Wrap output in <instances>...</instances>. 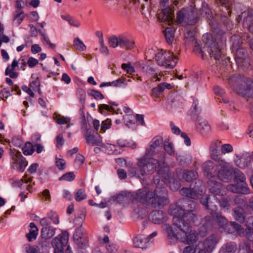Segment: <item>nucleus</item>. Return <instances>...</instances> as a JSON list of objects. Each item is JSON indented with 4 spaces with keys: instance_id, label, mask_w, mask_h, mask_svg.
Returning <instances> with one entry per match:
<instances>
[{
    "instance_id": "de8ad7c7",
    "label": "nucleus",
    "mask_w": 253,
    "mask_h": 253,
    "mask_svg": "<svg viewBox=\"0 0 253 253\" xmlns=\"http://www.w3.org/2000/svg\"><path fill=\"white\" fill-rule=\"evenodd\" d=\"M124 120L125 124L126 126H129L134 123L135 117L131 114H126L124 116Z\"/></svg>"
},
{
    "instance_id": "338daca9",
    "label": "nucleus",
    "mask_w": 253,
    "mask_h": 253,
    "mask_svg": "<svg viewBox=\"0 0 253 253\" xmlns=\"http://www.w3.org/2000/svg\"><path fill=\"white\" fill-rule=\"evenodd\" d=\"M66 164L65 161L63 159H56V166L59 169H63Z\"/></svg>"
},
{
    "instance_id": "4be33fe9",
    "label": "nucleus",
    "mask_w": 253,
    "mask_h": 253,
    "mask_svg": "<svg viewBox=\"0 0 253 253\" xmlns=\"http://www.w3.org/2000/svg\"><path fill=\"white\" fill-rule=\"evenodd\" d=\"M238 158L235 161L236 165L241 169L246 168L248 167L251 162V157L249 153H246L239 157L238 155H235Z\"/></svg>"
},
{
    "instance_id": "e433bc0d",
    "label": "nucleus",
    "mask_w": 253,
    "mask_h": 253,
    "mask_svg": "<svg viewBox=\"0 0 253 253\" xmlns=\"http://www.w3.org/2000/svg\"><path fill=\"white\" fill-rule=\"evenodd\" d=\"M198 176L197 172L194 170H186L183 172L182 178L186 181L190 182L196 179Z\"/></svg>"
},
{
    "instance_id": "9b49d317",
    "label": "nucleus",
    "mask_w": 253,
    "mask_h": 253,
    "mask_svg": "<svg viewBox=\"0 0 253 253\" xmlns=\"http://www.w3.org/2000/svg\"><path fill=\"white\" fill-rule=\"evenodd\" d=\"M153 190L148 187H143L137 190L133 195V198L147 205H151Z\"/></svg>"
},
{
    "instance_id": "5fc2aeb1",
    "label": "nucleus",
    "mask_w": 253,
    "mask_h": 253,
    "mask_svg": "<svg viewBox=\"0 0 253 253\" xmlns=\"http://www.w3.org/2000/svg\"><path fill=\"white\" fill-rule=\"evenodd\" d=\"M186 42L190 43L194 42L195 40V33L193 31H188L184 35Z\"/></svg>"
},
{
    "instance_id": "a19ab883",
    "label": "nucleus",
    "mask_w": 253,
    "mask_h": 253,
    "mask_svg": "<svg viewBox=\"0 0 253 253\" xmlns=\"http://www.w3.org/2000/svg\"><path fill=\"white\" fill-rule=\"evenodd\" d=\"M176 159L180 165L187 166L192 163V157L190 156H177Z\"/></svg>"
},
{
    "instance_id": "1a4fd4ad",
    "label": "nucleus",
    "mask_w": 253,
    "mask_h": 253,
    "mask_svg": "<svg viewBox=\"0 0 253 253\" xmlns=\"http://www.w3.org/2000/svg\"><path fill=\"white\" fill-rule=\"evenodd\" d=\"M169 202L167 190L163 186H157L153 192L151 206L154 208H162Z\"/></svg>"
},
{
    "instance_id": "2eb2a0df",
    "label": "nucleus",
    "mask_w": 253,
    "mask_h": 253,
    "mask_svg": "<svg viewBox=\"0 0 253 253\" xmlns=\"http://www.w3.org/2000/svg\"><path fill=\"white\" fill-rule=\"evenodd\" d=\"M149 219L155 224H160L166 221L167 213L162 211H153L150 213Z\"/></svg>"
},
{
    "instance_id": "a18cd8bd",
    "label": "nucleus",
    "mask_w": 253,
    "mask_h": 253,
    "mask_svg": "<svg viewBox=\"0 0 253 253\" xmlns=\"http://www.w3.org/2000/svg\"><path fill=\"white\" fill-rule=\"evenodd\" d=\"M109 43L110 46L115 48L119 46V35L118 36H112L109 38Z\"/></svg>"
},
{
    "instance_id": "ddd939ff",
    "label": "nucleus",
    "mask_w": 253,
    "mask_h": 253,
    "mask_svg": "<svg viewBox=\"0 0 253 253\" xmlns=\"http://www.w3.org/2000/svg\"><path fill=\"white\" fill-rule=\"evenodd\" d=\"M11 163V167L13 169L20 171H23L27 165V162L25 158L21 155V152H18L13 157Z\"/></svg>"
},
{
    "instance_id": "c03bdc74",
    "label": "nucleus",
    "mask_w": 253,
    "mask_h": 253,
    "mask_svg": "<svg viewBox=\"0 0 253 253\" xmlns=\"http://www.w3.org/2000/svg\"><path fill=\"white\" fill-rule=\"evenodd\" d=\"M23 154L25 155H32L34 152V148L33 144L30 142H27L25 143L24 147L22 148Z\"/></svg>"
},
{
    "instance_id": "a211bd4d",
    "label": "nucleus",
    "mask_w": 253,
    "mask_h": 253,
    "mask_svg": "<svg viewBox=\"0 0 253 253\" xmlns=\"http://www.w3.org/2000/svg\"><path fill=\"white\" fill-rule=\"evenodd\" d=\"M173 12L169 7L163 9L158 14L159 20L163 22L168 21L169 25H170L173 23Z\"/></svg>"
},
{
    "instance_id": "393cba45",
    "label": "nucleus",
    "mask_w": 253,
    "mask_h": 253,
    "mask_svg": "<svg viewBox=\"0 0 253 253\" xmlns=\"http://www.w3.org/2000/svg\"><path fill=\"white\" fill-rule=\"evenodd\" d=\"M69 240V234L67 232H62L60 238H55L53 239L52 244L53 246H59L64 247L68 243Z\"/></svg>"
},
{
    "instance_id": "39448f33",
    "label": "nucleus",
    "mask_w": 253,
    "mask_h": 253,
    "mask_svg": "<svg viewBox=\"0 0 253 253\" xmlns=\"http://www.w3.org/2000/svg\"><path fill=\"white\" fill-rule=\"evenodd\" d=\"M165 157V155L163 154L162 159L159 161L152 158H145L139 160L137 166L140 169L141 174L143 175L147 173L153 172L157 168H160L158 173L163 174V169H168L164 161Z\"/></svg>"
},
{
    "instance_id": "5701e85b",
    "label": "nucleus",
    "mask_w": 253,
    "mask_h": 253,
    "mask_svg": "<svg viewBox=\"0 0 253 253\" xmlns=\"http://www.w3.org/2000/svg\"><path fill=\"white\" fill-rule=\"evenodd\" d=\"M119 46L126 50H130L134 47V42L123 35H119Z\"/></svg>"
},
{
    "instance_id": "f8f14e48",
    "label": "nucleus",
    "mask_w": 253,
    "mask_h": 253,
    "mask_svg": "<svg viewBox=\"0 0 253 253\" xmlns=\"http://www.w3.org/2000/svg\"><path fill=\"white\" fill-rule=\"evenodd\" d=\"M242 19L244 28L253 33V10L244 11L238 16L237 21L239 22Z\"/></svg>"
},
{
    "instance_id": "c9c22d12",
    "label": "nucleus",
    "mask_w": 253,
    "mask_h": 253,
    "mask_svg": "<svg viewBox=\"0 0 253 253\" xmlns=\"http://www.w3.org/2000/svg\"><path fill=\"white\" fill-rule=\"evenodd\" d=\"M175 30L173 28L168 27L165 29L164 35L167 42L171 44L174 39Z\"/></svg>"
},
{
    "instance_id": "6ab92c4d",
    "label": "nucleus",
    "mask_w": 253,
    "mask_h": 253,
    "mask_svg": "<svg viewBox=\"0 0 253 253\" xmlns=\"http://www.w3.org/2000/svg\"><path fill=\"white\" fill-rule=\"evenodd\" d=\"M233 167L220 169L218 171V177L219 179L223 182H228L232 180L233 173Z\"/></svg>"
},
{
    "instance_id": "ea45409f",
    "label": "nucleus",
    "mask_w": 253,
    "mask_h": 253,
    "mask_svg": "<svg viewBox=\"0 0 253 253\" xmlns=\"http://www.w3.org/2000/svg\"><path fill=\"white\" fill-rule=\"evenodd\" d=\"M234 216L236 220L239 222L243 223L245 221V216L242 209L239 208L235 209L234 210Z\"/></svg>"
},
{
    "instance_id": "37998d69",
    "label": "nucleus",
    "mask_w": 253,
    "mask_h": 253,
    "mask_svg": "<svg viewBox=\"0 0 253 253\" xmlns=\"http://www.w3.org/2000/svg\"><path fill=\"white\" fill-rule=\"evenodd\" d=\"M73 45L75 48L78 50L84 51L86 49V46L79 38L74 39Z\"/></svg>"
},
{
    "instance_id": "f03ea898",
    "label": "nucleus",
    "mask_w": 253,
    "mask_h": 253,
    "mask_svg": "<svg viewBox=\"0 0 253 253\" xmlns=\"http://www.w3.org/2000/svg\"><path fill=\"white\" fill-rule=\"evenodd\" d=\"M211 13V10L206 6H203L200 11L192 6L183 8L176 14V22L184 26L193 25L197 23L200 15L209 18Z\"/></svg>"
},
{
    "instance_id": "3c124183",
    "label": "nucleus",
    "mask_w": 253,
    "mask_h": 253,
    "mask_svg": "<svg viewBox=\"0 0 253 253\" xmlns=\"http://www.w3.org/2000/svg\"><path fill=\"white\" fill-rule=\"evenodd\" d=\"M61 18L69 22V24L72 26H74L76 27H78L80 26V24L79 22L75 23L73 18L69 15H62L61 16Z\"/></svg>"
},
{
    "instance_id": "7ed1b4c3",
    "label": "nucleus",
    "mask_w": 253,
    "mask_h": 253,
    "mask_svg": "<svg viewBox=\"0 0 253 253\" xmlns=\"http://www.w3.org/2000/svg\"><path fill=\"white\" fill-rule=\"evenodd\" d=\"M180 205L179 203L171 205L169 209V213L173 215L172 218L173 225L174 226V220L177 218L183 221V223H186L187 222H195L197 220V216L195 213L193 212L196 208V203L195 202H191L189 203L191 206L190 209H189L186 205H182V203L180 202Z\"/></svg>"
},
{
    "instance_id": "a878e982",
    "label": "nucleus",
    "mask_w": 253,
    "mask_h": 253,
    "mask_svg": "<svg viewBox=\"0 0 253 253\" xmlns=\"http://www.w3.org/2000/svg\"><path fill=\"white\" fill-rule=\"evenodd\" d=\"M149 242V239L143 235H137L133 239V244L135 247L145 249Z\"/></svg>"
},
{
    "instance_id": "c756f323",
    "label": "nucleus",
    "mask_w": 253,
    "mask_h": 253,
    "mask_svg": "<svg viewBox=\"0 0 253 253\" xmlns=\"http://www.w3.org/2000/svg\"><path fill=\"white\" fill-rule=\"evenodd\" d=\"M131 194L129 192H122L116 197L118 203L125 205L129 203L131 200Z\"/></svg>"
},
{
    "instance_id": "423d86ee",
    "label": "nucleus",
    "mask_w": 253,
    "mask_h": 253,
    "mask_svg": "<svg viewBox=\"0 0 253 253\" xmlns=\"http://www.w3.org/2000/svg\"><path fill=\"white\" fill-rule=\"evenodd\" d=\"M214 222H216L219 226L223 227L227 223V219L220 212H213L211 216H206L201 221L202 227L201 228H203L202 230L203 233L201 232L202 231L201 229L200 231V234L202 236H204L208 229L213 225Z\"/></svg>"
},
{
    "instance_id": "0e129e2a",
    "label": "nucleus",
    "mask_w": 253,
    "mask_h": 253,
    "mask_svg": "<svg viewBox=\"0 0 253 253\" xmlns=\"http://www.w3.org/2000/svg\"><path fill=\"white\" fill-rule=\"evenodd\" d=\"M32 78L33 79V80L30 82V87L32 88L33 89H35L36 88H39L40 85V83L39 78H36L35 79H33L32 77Z\"/></svg>"
},
{
    "instance_id": "0eeeda50",
    "label": "nucleus",
    "mask_w": 253,
    "mask_h": 253,
    "mask_svg": "<svg viewBox=\"0 0 253 253\" xmlns=\"http://www.w3.org/2000/svg\"><path fill=\"white\" fill-rule=\"evenodd\" d=\"M203 49L207 51L211 57L218 60L221 56L220 46L213 42L212 36L210 33H206L203 36Z\"/></svg>"
},
{
    "instance_id": "4d7b16f0",
    "label": "nucleus",
    "mask_w": 253,
    "mask_h": 253,
    "mask_svg": "<svg viewBox=\"0 0 253 253\" xmlns=\"http://www.w3.org/2000/svg\"><path fill=\"white\" fill-rule=\"evenodd\" d=\"M5 74L6 76H9L11 78L15 79L18 77V73L15 72V70H11L10 69V66L8 65L6 68Z\"/></svg>"
},
{
    "instance_id": "bf43d9fd",
    "label": "nucleus",
    "mask_w": 253,
    "mask_h": 253,
    "mask_svg": "<svg viewBox=\"0 0 253 253\" xmlns=\"http://www.w3.org/2000/svg\"><path fill=\"white\" fill-rule=\"evenodd\" d=\"M24 18V16L22 12H18L16 13L14 16V23L17 26L19 25L21 22L23 21Z\"/></svg>"
},
{
    "instance_id": "09e8293b",
    "label": "nucleus",
    "mask_w": 253,
    "mask_h": 253,
    "mask_svg": "<svg viewBox=\"0 0 253 253\" xmlns=\"http://www.w3.org/2000/svg\"><path fill=\"white\" fill-rule=\"evenodd\" d=\"M86 197V194L84 191L82 189H80L75 194V198L77 201L79 202L85 199Z\"/></svg>"
},
{
    "instance_id": "20e7f679",
    "label": "nucleus",
    "mask_w": 253,
    "mask_h": 253,
    "mask_svg": "<svg viewBox=\"0 0 253 253\" xmlns=\"http://www.w3.org/2000/svg\"><path fill=\"white\" fill-rule=\"evenodd\" d=\"M228 84L238 94L246 98H253V81L248 78L234 76L228 80Z\"/></svg>"
},
{
    "instance_id": "4c0bfd02",
    "label": "nucleus",
    "mask_w": 253,
    "mask_h": 253,
    "mask_svg": "<svg viewBox=\"0 0 253 253\" xmlns=\"http://www.w3.org/2000/svg\"><path fill=\"white\" fill-rule=\"evenodd\" d=\"M216 157L217 158L212 160L217 163L218 166L221 168V169H225L233 167L230 163L223 159L220 155H218L216 156Z\"/></svg>"
},
{
    "instance_id": "f704fd0d",
    "label": "nucleus",
    "mask_w": 253,
    "mask_h": 253,
    "mask_svg": "<svg viewBox=\"0 0 253 253\" xmlns=\"http://www.w3.org/2000/svg\"><path fill=\"white\" fill-rule=\"evenodd\" d=\"M55 229L52 226L42 227V236L43 238L48 239L52 238L55 234Z\"/></svg>"
},
{
    "instance_id": "49530a36",
    "label": "nucleus",
    "mask_w": 253,
    "mask_h": 253,
    "mask_svg": "<svg viewBox=\"0 0 253 253\" xmlns=\"http://www.w3.org/2000/svg\"><path fill=\"white\" fill-rule=\"evenodd\" d=\"M164 149L169 155L171 156L174 155V150L171 143H169L166 141H165Z\"/></svg>"
},
{
    "instance_id": "bb28decb",
    "label": "nucleus",
    "mask_w": 253,
    "mask_h": 253,
    "mask_svg": "<svg viewBox=\"0 0 253 253\" xmlns=\"http://www.w3.org/2000/svg\"><path fill=\"white\" fill-rule=\"evenodd\" d=\"M197 127L200 132L203 135H206L211 130V126L208 123L203 119H200L198 120Z\"/></svg>"
},
{
    "instance_id": "2f4dec72",
    "label": "nucleus",
    "mask_w": 253,
    "mask_h": 253,
    "mask_svg": "<svg viewBox=\"0 0 253 253\" xmlns=\"http://www.w3.org/2000/svg\"><path fill=\"white\" fill-rule=\"evenodd\" d=\"M221 142L218 140H214L211 143L210 147V154L211 159H215L218 154V148L219 147Z\"/></svg>"
},
{
    "instance_id": "79ce46f5",
    "label": "nucleus",
    "mask_w": 253,
    "mask_h": 253,
    "mask_svg": "<svg viewBox=\"0 0 253 253\" xmlns=\"http://www.w3.org/2000/svg\"><path fill=\"white\" fill-rule=\"evenodd\" d=\"M218 203L220 206L223 209L228 210L230 208L231 199L228 197H221L218 199Z\"/></svg>"
},
{
    "instance_id": "f257e3e1",
    "label": "nucleus",
    "mask_w": 253,
    "mask_h": 253,
    "mask_svg": "<svg viewBox=\"0 0 253 253\" xmlns=\"http://www.w3.org/2000/svg\"><path fill=\"white\" fill-rule=\"evenodd\" d=\"M175 218L174 229L169 225H166V232L169 238L178 239L187 244H192L198 240V235L195 231L191 230V224L195 222H187Z\"/></svg>"
},
{
    "instance_id": "680f3d73",
    "label": "nucleus",
    "mask_w": 253,
    "mask_h": 253,
    "mask_svg": "<svg viewBox=\"0 0 253 253\" xmlns=\"http://www.w3.org/2000/svg\"><path fill=\"white\" fill-rule=\"evenodd\" d=\"M106 249L109 253H115L117 251L116 245L113 243H109L106 245Z\"/></svg>"
},
{
    "instance_id": "6e6d98bb",
    "label": "nucleus",
    "mask_w": 253,
    "mask_h": 253,
    "mask_svg": "<svg viewBox=\"0 0 253 253\" xmlns=\"http://www.w3.org/2000/svg\"><path fill=\"white\" fill-rule=\"evenodd\" d=\"M121 67L127 74H131L135 72L134 67L131 66L130 63H123L122 64Z\"/></svg>"
},
{
    "instance_id": "58836bf2",
    "label": "nucleus",
    "mask_w": 253,
    "mask_h": 253,
    "mask_svg": "<svg viewBox=\"0 0 253 253\" xmlns=\"http://www.w3.org/2000/svg\"><path fill=\"white\" fill-rule=\"evenodd\" d=\"M233 173L235 175L234 181L238 184L244 183L246 181V177L244 174L239 169H234Z\"/></svg>"
},
{
    "instance_id": "603ef678",
    "label": "nucleus",
    "mask_w": 253,
    "mask_h": 253,
    "mask_svg": "<svg viewBox=\"0 0 253 253\" xmlns=\"http://www.w3.org/2000/svg\"><path fill=\"white\" fill-rule=\"evenodd\" d=\"M75 175L73 172H68L63 174L59 178V180H65L69 181L73 180L75 179Z\"/></svg>"
},
{
    "instance_id": "aec40b11",
    "label": "nucleus",
    "mask_w": 253,
    "mask_h": 253,
    "mask_svg": "<svg viewBox=\"0 0 253 253\" xmlns=\"http://www.w3.org/2000/svg\"><path fill=\"white\" fill-rule=\"evenodd\" d=\"M218 242V239L214 235L207 237L204 242V248L208 252L211 253L215 248V246Z\"/></svg>"
},
{
    "instance_id": "69168bd1",
    "label": "nucleus",
    "mask_w": 253,
    "mask_h": 253,
    "mask_svg": "<svg viewBox=\"0 0 253 253\" xmlns=\"http://www.w3.org/2000/svg\"><path fill=\"white\" fill-rule=\"evenodd\" d=\"M228 190L233 193H240L241 191V189L236 185L229 184L227 187Z\"/></svg>"
},
{
    "instance_id": "9d476101",
    "label": "nucleus",
    "mask_w": 253,
    "mask_h": 253,
    "mask_svg": "<svg viewBox=\"0 0 253 253\" xmlns=\"http://www.w3.org/2000/svg\"><path fill=\"white\" fill-rule=\"evenodd\" d=\"M205 192V185L203 182L198 180L195 183V186L189 188H182L180 190V193L183 196L194 200L198 199L200 196Z\"/></svg>"
},
{
    "instance_id": "b1692460",
    "label": "nucleus",
    "mask_w": 253,
    "mask_h": 253,
    "mask_svg": "<svg viewBox=\"0 0 253 253\" xmlns=\"http://www.w3.org/2000/svg\"><path fill=\"white\" fill-rule=\"evenodd\" d=\"M208 185L210 191L215 195L222 194L221 189L222 188V184L218 182L215 181L212 179H210L208 181Z\"/></svg>"
},
{
    "instance_id": "f3484780",
    "label": "nucleus",
    "mask_w": 253,
    "mask_h": 253,
    "mask_svg": "<svg viewBox=\"0 0 253 253\" xmlns=\"http://www.w3.org/2000/svg\"><path fill=\"white\" fill-rule=\"evenodd\" d=\"M163 143V139L161 136H156L151 141L149 147L145 152L146 155L152 156L155 154L156 149L161 146Z\"/></svg>"
},
{
    "instance_id": "cd10ccee",
    "label": "nucleus",
    "mask_w": 253,
    "mask_h": 253,
    "mask_svg": "<svg viewBox=\"0 0 253 253\" xmlns=\"http://www.w3.org/2000/svg\"><path fill=\"white\" fill-rule=\"evenodd\" d=\"M84 228L82 226L77 228L73 235V239L77 244H85L87 241L83 234Z\"/></svg>"
},
{
    "instance_id": "412c9836",
    "label": "nucleus",
    "mask_w": 253,
    "mask_h": 253,
    "mask_svg": "<svg viewBox=\"0 0 253 253\" xmlns=\"http://www.w3.org/2000/svg\"><path fill=\"white\" fill-rule=\"evenodd\" d=\"M171 87L172 86L169 84L167 83H161L157 87L152 89L151 96L154 98H158L160 97L165 89H170Z\"/></svg>"
},
{
    "instance_id": "e2e57ef3",
    "label": "nucleus",
    "mask_w": 253,
    "mask_h": 253,
    "mask_svg": "<svg viewBox=\"0 0 253 253\" xmlns=\"http://www.w3.org/2000/svg\"><path fill=\"white\" fill-rule=\"evenodd\" d=\"M56 122L59 124H65L68 123L70 121V119L67 118H64L63 116L59 115L56 116L55 118Z\"/></svg>"
},
{
    "instance_id": "7c9ffc66",
    "label": "nucleus",
    "mask_w": 253,
    "mask_h": 253,
    "mask_svg": "<svg viewBox=\"0 0 253 253\" xmlns=\"http://www.w3.org/2000/svg\"><path fill=\"white\" fill-rule=\"evenodd\" d=\"M237 245L235 243H227L221 247L218 253H235L237 251Z\"/></svg>"
},
{
    "instance_id": "473e14b6",
    "label": "nucleus",
    "mask_w": 253,
    "mask_h": 253,
    "mask_svg": "<svg viewBox=\"0 0 253 253\" xmlns=\"http://www.w3.org/2000/svg\"><path fill=\"white\" fill-rule=\"evenodd\" d=\"M30 227L31 228L30 231L26 236L29 242H32L37 238L38 234V228L33 222L30 223Z\"/></svg>"
},
{
    "instance_id": "774afa93",
    "label": "nucleus",
    "mask_w": 253,
    "mask_h": 253,
    "mask_svg": "<svg viewBox=\"0 0 253 253\" xmlns=\"http://www.w3.org/2000/svg\"><path fill=\"white\" fill-rule=\"evenodd\" d=\"M38 63V60L33 57H29L27 60V64L31 68L35 67Z\"/></svg>"
},
{
    "instance_id": "c85d7f7f",
    "label": "nucleus",
    "mask_w": 253,
    "mask_h": 253,
    "mask_svg": "<svg viewBox=\"0 0 253 253\" xmlns=\"http://www.w3.org/2000/svg\"><path fill=\"white\" fill-rule=\"evenodd\" d=\"M85 139L86 142L92 146H100L101 145V140L99 136H96L94 135L90 134L88 130L85 135Z\"/></svg>"
},
{
    "instance_id": "864d4df0",
    "label": "nucleus",
    "mask_w": 253,
    "mask_h": 253,
    "mask_svg": "<svg viewBox=\"0 0 253 253\" xmlns=\"http://www.w3.org/2000/svg\"><path fill=\"white\" fill-rule=\"evenodd\" d=\"M101 147H104L106 149V151L109 154H112L116 151V146L111 144L107 143L106 144H101Z\"/></svg>"
},
{
    "instance_id": "8fccbe9b",
    "label": "nucleus",
    "mask_w": 253,
    "mask_h": 253,
    "mask_svg": "<svg viewBox=\"0 0 253 253\" xmlns=\"http://www.w3.org/2000/svg\"><path fill=\"white\" fill-rule=\"evenodd\" d=\"M220 149L221 153L224 155L233 151V147L230 144H224L221 145Z\"/></svg>"
},
{
    "instance_id": "6e6552de",
    "label": "nucleus",
    "mask_w": 253,
    "mask_h": 253,
    "mask_svg": "<svg viewBox=\"0 0 253 253\" xmlns=\"http://www.w3.org/2000/svg\"><path fill=\"white\" fill-rule=\"evenodd\" d=\"M155 60L157 64L166 69H172L176 64L177 58L170 51L159 50L155 54Z\"/></svg>"
},
{
    "instance_id": "052dcab7",
    "label": "nucleus",
    "mask_w": 253,
    "mask_h": 253,
    "mask_svg": "<svg viewBox=\"0 0 253 253\" xmlns=\"http://www.w3.org/2000/svg\"><path fill=\"white\" fill-rule=\"evenodd\" d=\"M89 94L96 99H102L104 98L103 95L97 90H92Z\"/></svg>"
},
{
    "instance_id": "dca6fc26",
    "label": "nucleus",
    "mask_w": 253,
    "mask_h": 253,
    "mask_svg": "<svg viewBox=\"0 0 253 253\" xmlns=\"http://www.w3.org/2000/svg\"><path fill=\"white\" fill-rule=\"evenodd\" d=\"M247 55V53L245 49L240 48L237 49L235 61L238 66L245 67L248 66L249 62Z\"/></svg>"
},
{
    "instance_id": "4468645a",
    "label": "nucleus",
    "mask_w": 253,
    "mask_h": 253,
    "mask_svg": "<svg viewBox=\"0 0 253 253\" xmlns=\"http://www.w3.org/2000/svg\"><path fill=\"white\" fill-rule=\"evenodd\" d=\"M202 167L205 175L208 178H213L216 175V165L212 161H206L202 164Z\"/></svg>"
},
{
    "instance_id": "13d9d810",
    "label": "nucleus",
    "mask_w": 253,
    "mask_h": 253,
    "mask_svg": "<svg viewBox=\"0 0 253 253\" xmlns=\"http://www.w3.org/2000/svg\"><path fill=\"white\" fill-rule=\"evenodd\" d=\"M111 125V121L109 119H107L106 120L102 122L101 126V130L102 132L105 131L106 129L110 128Z\"/></svg>"
},
{
    "instance_id": "72a5a7b5",
    "label": "nucleus",
    "mask_w": 253,
    "mask_h": 253,
    "mask_svg": "<svg viewBox=\"0 0 253 253\" xmlns=\"http://www.w3.org/2000/svg\"><path fill=\"white\" fill-rule=\"evenodd\" d=\"M218 203V198L215 196L211 198L206 209L210 211L211 215L212 214L213 212H217V204Z\"/></svg>"
}]
</instances>
